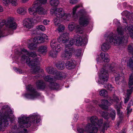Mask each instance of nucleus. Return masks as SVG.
<instances>
[{
	"label": "nucleus",
	"mask_w": 133,
	"mask_h": 133,
	"mask_svg": "<svg viewBox=\"0 0 133 133\" xmlns=\"http://www.w3.org/2000/svg\"><path fill=\"white\" fill-rule=\"evenodd\" d=\"M58 44L56 40L54 39L52 40L51 42L50 46L52 48L54 49V48Z\"/></svg>",
	"instance_id": "obj_40"
},
{
	"label": "nucleus",
	"mask_w": 133,
	"mask_h": 133,
	"mask_svg": "<svg viewBox=\"0 0 133 133\" xmlns=\"http://www.w3.org/2000/svg\"><path fill=\"white\" fill-rule=\"evenodd\" d=\"M61 37H62L64 39L67 40V38L69 36V34L67 32L61 35Z\"/></svg>",
	"instance_id": "obj_51"
},
{
	"label": "nucleus",
	"mask_w": 133,
	"mask_h": 133,
	"mask_svg": "<svg viewBox=\"0 0 133 133\" xmlns=\"http://www.w3.org/2000/svg\"><path fill=\"white\" fill-rule=\"evenodd\" d=\"M26 88L27 93L24 95V97L26 98L33 100L38 98L40 95V94L32 85H29L26 86Z\"/></svg>",
	"instance_id": "obj_10"
},
{
	"label": "nucleus",
	"mask_w": 133,
	"mask_h": 133,
	"mask_svg": "<svg viewBox=\"0 0 133 133\" xmlns=\"http://www.w3.org/2000/svg\"><path fill=\"white\" fill-rule=\"evenodd\" d=\"M128 85L130 89L127 90V96H130L133 92V73L131 74L129 76Z\"/></svg>",
	"instance_id": "obj_20"
},
{
	"label": "nucleus",
	"mask_w": 133,
	"mask_h": 133,
	"mask_svg": "<svg viewBox=\"0 0 133 133\" xmlns=\"http://www.w3.org/2000/svg\"><path fill=\"white\" fill-rule=\"evenodd\" d=\"M89 119L91 124L90 123L91 125V129L94 128H96L98 129L99 128L100 130L104 132L106 124L104 123L103 125L102 126L103 122V119H101L98 120L97 117L96 116H92Z\"/></svg>",
	"instance_id": "obj_9"
},
{
	"label": "nucleus",
	"mask_w": 133,
	"mask_h": 133,
	"mask_svg": "<svg viewBox=\"0 0 133 133\" xmlns=\"http://www.w3.org/2000/svg\"><path fill=\"white\" fill-rule=\"evenodd\" d=\"M127 65L131 69L133 70V56L129 59Z\"/></svg>",
	"instance_id": "obj_41"
},
{
	"label": "nucleus",
	"mask_w": 133,
	"mask_h": 133,
	"mask_svg": "<svg viewBox=\"0 0 133 133\" xmlns=\"http://www.w3.org/2000/svg\"><path fill=\"white\" fill-rule=\"evenodd\" d=\"M1 113L0 112V130L3 127H5L8 125V114L2 117L1 116Z\"/></svg>",
	"instance_id": "obj_19"
},
{
	"label": "nucleus",
	"mask_w": 133,
	"mask_h": 133,
	"mask_svg": "<svg viewBox=\"0 0 133 133\" xmlns=\"http://www.w3.org/2000/svg\"><path fill=\"white\" fill-rule=\"evenodd\" d=\"M37 29L41 30L42 31H44L45 30V28L44 26L42 25H38L36 26Z\"/></svg>",
	"instance_id": "obj_49"
},
{
	"label": "nucleus",
	"mask_w": 133,
	"mask_h": 133,
	"mask_svg": "<svg viewBox=\"0 0 133 133\" xmlns=\"http://www.w3.org/2000/svg\"><path fill=\"white\" fill-rule=\"evenodd\" d=\"M29 0H22V2L23 3H25L28 2Z\"/></svg>",
	"instance_id": "obj_63"
},
{
	"label": "nucleus",
	"mask_w": 133,
	"mask_h": 133,
	"mask_svg": "<svg viewBox=\"0 0 133 133\" xmlns=\"http://www.w3.org/2000/svg\"><path fill=\"white\" fill-rule=\"evenodd\" d=\"M69 39L68 40H66L64 39L62 37H61V35L59 37L58 39V41L59 43H64L65 45H68L69 44Z\"/></svg>",
	"instance_id": "obj_33"
},
{
	"label": "nucleus",
	"mask_w": 133,
	"mask_h": 133,
	"mask_svg": "<svg viewBox=\"0 0 133 133\" xmlns=\"http://www.w3.org/2000/svg\"><path fill=\"white\" fill-rule=\"evenodd\" d=\"M23 25L25 28L28 29H30L33 27L34 25V23L32 19L28 18L23 20Z\"/></svg>",
	"instance_id": "obj_21"
},
{
	"label": "nucleus",
	"mask_w": 133,
	"mask_h": 133,
	"mask_svg": "<svg viewBox=\"0 0 133 133\" xmlns=\"http://www.w3.org/2000/svg\"><path fill=\"white\" fill-rule=\"evenodd\" d=\"M18 119V127L14 125L12 128V130H16L19 128L29 127L31 130L35 131L37 129L38 124L41 121L40 116L37 113L30 115L29 117L22 115Z\"/></svg>",
	"instance_id": "obj_2"
},
{
	"label": "nucleus",
	"mask_w": 133,
	"mask_h": 133,
	"mask_svg": "<svg viewBox=\"0 0 133 133\" xmlns=\"http://www.w3.org/2000/svg\"><path fill=\"white\" fill-rule=\"evenodd\" d=\"M57 52L56 51L51 50L49 52V55L52 58H55L57 56Z\"/></svg>",
	"instance_id": "obj_42"
},
{
	"label": "nucleus",
	"mask_w": 133,
	"mask_h": 133,
	"mask_svg": "<svg viewBox=\"0 0 133 133\" xmlns=\"http://www.w3.org/2000/svg\"><path fill=\"white\" fill-rule=\"evenodd\" d=\"M99 94L101 96L107 97L108 96L107 91L105 89L101 90L99 92Z\"/></svg>",
	"instance_id": "obj_38"
},
{
	"label": "nucleus",
	"mask_w": 133,
	"mask_h": 133,
	"mask_svg": "<svg viewBox=\"0 0 133 133\" xmlns=\"http://www.w3.org/2000/svg\"><path fill=\"white\" fill-rule=\"evenodd\" d=\"M126 61L125 60H122L120 64V68L121 69H124V65L125 64Z\"/></svg>",
	"instance_id": "obj_47"
},
{
	"label": "nucleus",
	"mask_w": 133,
	"mask_h": 133,
	"mask_svg": "<svg viewBox=\"0 0 133 133\" xmlns=\"http://www.w3.org/2000/svg\"><path fill=\"white\" fill-rule=\"evenodd\" d=\"M9 120L11 123H14L15 119L14 115L13 114V109L9 107Z\"/></svg>",
	"instance_id": "obj_26"
},
{
	"label": "nucleus",
	"mask_w": 133,
	"mask_h": 133,
	"mask_svg": "<svg viewBox=\"0 0 133 133\" xmlns=\"http://www.w3.org/2000/svg\"><path fill=\"white\" fill-rule=\"evenodd\" d=\"M51 13L54 14L57 18L54 19V23L55 25H59L61 21L64 20L68 21L71 17L69 13H65L61 8L51 9Z\"/></svg>",
	"instance_id": "obj_5"
},
{
	"label": "nucleus",
	"mask_w": 133,
	"mask_h": 133,
	"mask_svg": "<svg viewBox=\"0 0 133 133\" xmlns=\"http://www.w3.org/2000/svg\"><path fill=\"white\" fill-rule=\"evenodd\" d=\"M100 56L102 59H104V62H108L109 61V56L107 53L105 54L102 52L100 54Z\"/></svg>",
	"instance_id": "obj_34"
},
{
	"label": "nucleus",
	"mask_w": 133,
	"mask_h": 133,
	"mask_svg": "<svg viewBox=\"0 0 133 133\" xmlns=\"http://www.w3.org/2000/svg\"><path fill=\"white\" fill-rule=\"evenodd\" d=\"M50 21L47 19H45L43 21V24L45 25H47L49 24L50 22Z\"/></svg>",
	"instance_id": "obj_54"
},
{
	"label": "nucleus",
	"mask_w": 133,
	"mask_h": 133,
	"mask_svg": "<svg viewBox=\"0 0 133 133\" xmlns=\"http://www.w3.org/2000/svg\"><path fill=\"white\" fill-rule=\"evenodd\" d=\"M68 29L71 31H72L74 29H75L76 33L78 34H81L83 33L82 28L79 25L75 24L74 22H71L69 24Z\"/></svg>",
	"instance_id": "obj_14"
},
{
	"label": "nucleus",
	"mask_w": 133,
	"mask_h": 133,
	"mask_svg": "<svg viewBox=\"0 0 133 133\" xmlns=\"http://www.w3.org/2000/svg\"><path fill=\"white\" fill-rule=\"evenodd\" d=\"M17 27V24L14 21L13 17H9V34H12L14 30H15Z\"/></svg>",
	"instance_id": "obj_16"
},
{
	"label": "nucleus",
	"mask_w": 133,
	"mask_h": 133,
	"mask_svg": "<svg viewBox=\"0 0 133 133\" xmlns=\"http://www.w3.org/2000/svg\"><path fill=\"white\" fill-rule=\"evenodd\" d=\"M74 50L71 46L69 45L65 46L64 53L61 55V56L63 59L68 60L70 59L72 56V53L74 52Z\"/></svg>",
	"instance_id": "obj_12"
},
{
	"label": "nucleus",
	"mask_w": 133,
	"mask_h": 133,
	"mask_svg": "<svg viewBox=\"0 0 133 133\" xmlns=\"http://www.w3.org/2000/svg\"><path fill=\"white\" fill-rule=\"evenodd\" d=\"M78 2V0H70V3L72 4H74Z\"/></svg>",
	"instance_id": "obj_56"
},
{
	"label": "nucleus",
	"mask_w": 133,
	"mask_h": 133,
	"mask_svg": "<svg viewBox=\"0 0 133 133\" xmlns=\"http://www.w3.org/2000/svg\"><path fill=\"white\" fill-rule=\"evenodd\" d=\"M106 88L110 91H112L114 90V87L110 83H108L105 86Z\"/></svg>",
	"instance_id": "obj_44"
},
{
	"label": "nucleus",
	"mask_w": 133,
	"mask_h": 133,
	"mask_svg": "<svg viewBox=\"0 0 133 133\" xmlns=\"http://www.w3.org/2000/svg\"><path fill=\"white\" fill-rule=\"evenodd\" d=\"M110 114H108L107 112H102V117L105 119H107L111 117L112 119L114 120L115 118L116 114L115 111L113 109L110 108L108 111Z\"/></svg>",
	"instance_id": "obj_17"
},
{
	"label": "nucleus",
	"mask_w": 133,
	"mask_h": 133,
	"mask_svg": "<svg viewBox=\"0 0 133 133\" xmlns=\"http://www.w3.org/2000/svg\"><path fill=\"white\" fill-rule=\"evenodd\" d=\"M87 110L88 111H92L94 110V108H93L92 106H89L87 107Z\"/></svg>",
	"instance_id": "obj_53"
},
{
	"label": "nucleus",
	"mask_w": 133,
	"mask_h": 133,
	"mask_svg": "<svg viewBox=\"0 0 133 133\" xmlns=\"http://www.w3.org/2000/svg\"><path fill=\"white\" fill-rule=\"evenodd\" d=\"M133 105V102L132 101H131L128 104L127 108H130L131 106Z\"/></svg>",
	"instance_id": "obj_57"
},
{
	"label": "nucleus",
	"mask_w": 133,
	"mask_h": 133,
	"mask_svg": "<svg viewBox=\"0 0 133 133\" xmlns=\"http://www.w3.org/2000/svg\"><path fill=\"white\" fill-rule=\"evenodd\" d=\"M19 133H28L27 130L25 129H24L21 132Z\"/></svg>",
	"instance_id": "obj_61"
},
{
	"label": "nucleus",
	"mask_w": 133,
	"mask_h": 133,
	"mask_svg": "<svg viewBox=\"0 0 133 133\" xmlns=\"http://www.w3.org/2000/svg\"><path fill=\"white\" fill-rule=\"evenodd\" d=\"M47 51V46L46 45H42L39 47L38 51L42 54L45 55Z\"/></svg>",
	"instance_id": "obj_25"
},
{
	"label": "nucleus",
	"mask_w": 133,
	"mask_h": 133,
	"mask_svg": "<svg viewBox=\"0 0 133 133\" xmlns=\"http://www.w3.org/2000/svg\"><path fill=\"white\" fill-rule=\"evenodd\" d=\"M122 14L126 18H123L122 22L125 23L127 26V30H126V28L125 29L133 39V25L130 23V22H132V21H133V14L130 13L126 10L123 11Z\"/></svg>",
	"instance_id": "obj_7"
},
{
	"label": "nucleus",
	"mask_w": 133,
	"mask_h": 133,
	"mask_svg": "<svg viewBox=\"0 0 133 133\" xmlns=\"http://www.w3.org/2000/svg\"><path fill=\"white\" fill-rule=\"evenodd\" d=\"M124 76H120L119 75L115 77V81L117 84H120L121 82L123 81Z\"/></svg>",
	"instance_id": "obj_36"
},
{
	"label": "nucleus",
	"mask_w": 133,
	"mask_h": 133,
	"mask_svg": "<svg viewBox=\"0 0 133 133\" xmlns=\"http://www.w3.org/2000/svg\"><path fill=\"white\" fill-rule=\"evenodd\" d=\"M91 125L88 123L86 125L85 129L82 128H78L77 130L79 133H85L86 132H88V133L91 131Z\"/></svg>",
	"instance_id": "obj_23"
},
{
	"label": "nucleus",
	"mask_w": 133,
	"mask_h": 133,
	"mask_svg": "<svg viewBox=\"0 0 133 133\" xmlns=\"http://www.w3.org/2000/svg\"><path fill=\"white\" fill-rule=\"evenodd\" d=\"M3 11V10L2 7L0 5V12H2Z\"/></svg>",
	"instance_id": "obj_62"
},
{
	"label": "nucleus",
	"mask_w": 133,
	"mask_h": 133,
	"mask_svg": "<svg viewBox=\"0 0 133 133\" xmlns=\"http://www.w3.org/2000/svg\"><path fill=\"white\" fill-rule=\"evenodd\" d=\"M36 3L35 2L32 6L30 7L28 9L29 13L31 15L34 16V19L36 22H39L40 21L41 18L37 15L36 11Z\"/></svg>",
	"instance_id": "obj_13"
},
{
	"label": "nucleus",
	"mask_w": 133,
	"mask_h": 133,
	"mask_svg": "<svg viewBox=\"0 0 133 133\" xmlns=\"http://www.w3.org/2000/svg\"><path fill=\"white\" fill-rule=\"evenodd\" d=\"M36 2L37 4L36 9L37 15L38 14L40 15L46 14L47 12V11L42 8L40 5V3H38L37 1H36Z\"/></svg>",
	"instance_id": "obj_22"
},
{
	"label": "nucleus",
	"mask_w": 133,
	"mask_h": 133,
	"mask_svg": "<svg viewBox=\"0 0 133 133\" xmlns=\"http://www.w3.org/2000/svg\"><path fill=\"white\" fill-rule=\"evenodd\" d=\"M108 99L111 102V103H109L108 101L107 100L102 99L101 101V103H99L96 100H94L93 101V104L94 105L98 104L99 106L102 108L104 109H106L111 104H113L115 103V108L116 109L117 111V113L121 117L122 116V112L121 111L120 108H121V105L120 104H118L119 99L115 95H113V98L111 99L110 97Z\"/></svg>",
	"instance_id": "obj_4"
},
{
	"label": "nucleus",
	"mask_w": 133,
	"mask_h": 133,
	"mask_svg": "<svg viewBox=\"0 0 133 133\" xmlns=\"http://www.w3.org/2000/svg\"><path fill=\"white\" fill-rule=\"evenodd\" d=\"M16 11L19 14L24 15L26 13L27 9L25 7H20L17 8Z\"/></svg>",
	"instance_id": "obj_27"
},
{
	"label": "nucleus",
	"mask_w": 133,
	"mask_h": 133,
	"mask_svg": "<svg viewBox=\"0 0 133 133\" xmlns=\"http://www.w3.org/2000/svg\"><path fill=\"white\" fill-rule=\"evenodd\" d=\"M46 72L49 74L53 75L56 74L55 77L57 79H61L63 78L61 73L56 70L52 66L48 67L46 68Z\"/></svg>",
	"instance_id": "obj_15"
},
{
	"label": "nucleus",
	"mask_w": 133,
	"mask_h": 133,
	"mask_svg": "<svg viewBox=\"0 0 133 133\" xmlns=\"http://www.w3.org/2000/svg\"><path fill=\"white\" fill-rule=\"evenodd\" d=\"M80 13L81 16L79 20V23L81 25L83 26H86L88 24L90 18L84 10H80Z\"/></svg>",
	"instance_id": "obj_11"
},
{
	"label": "nucleus",
	"mask_w": 133,
	"mask_h": 133,
	"mask_svg": "<svg viewBox=\"0 0 133 133\" xmlns=\"http://www.w3.org/2000/svg\"><path fill=\"white\" fill-rule=\"evenodd\" d=\"M76 66V62L74 60L68 61L65 64V66L67 69L70 70L74 69Z\"/></svg>",
	"instance_id": "obj_24"
},
{
	"label": "nucleus",
	"mask_w": 133,
	"mask_h": 133,
	"mask_svg": "<svg viewBox=\"0 0 133 133\" xmlns=\"http://www.w3.org/2000/svg\"><path fill=\"white\" fill-rule=\"evenodd\" d=\"M56 79L55 76V78L51 75H48L45 76L44 78V79L45 81L48 82H49L50 84L54 82H55Z\"/></svg>",
	"instance_id": "obj_30"
},
{
	"label": "nucleus",
	"mask_w": 133,
	"mask_h": 133,
	"mask_svg": "<svg viewBox=\"0 0 133 133\" xmlns=\"http://www.w3.org/2000/svg\"><path fill=\"white\" fill-rule=\"evenodd\" d=\"M127 116L128 117L129 115H128L130 114L131 112L132 109L131 108H127Z\"/></svg>",
	"instance_id": "obj_59"
},
{
	"label": "nucleus",
	"mask_w": 133,
	"mask_h": 133,
	"mask_svg": "<svg viewBox=\"0 0 133 133\" xmlns=\"http://www.w3.org/2000/svg\"><path fill=\"white\" fill-rule=\"evenodd\" d=\"M38 1H37V2L38 1L41 4H45L46 3H47V0H37Z\"/></svg>",
	"instance_id": "obj_55"
},
{
	"label": "nucleus",
	"mask_w": 133,
	"mask_h": 133,
	"mask_svg": "<svg viewBox=\"0 0 133 133\" xmlns=\"http://www.w3.org/2000/svg\"><path fill=\"white\" fill-rule=\"evenodd\" d=\"M128 50L130 53L133 55V43H131L128 45Z\"/></svg>",
	"instance_id": "obj_43"
},
{
	"label": "nucleus",
	"mask_w": 133,
	"mask_h": 133,
	"mask_svg": "<svg viewBox=\"0 0 133 133\" xmlns=\"http://www.w3.org/2000/svg\"><path fill=\"white\" fill-rule=\"evenodd\" d=\"M14 70L17 73H19L21 74H23V73L22 70L21 69H17L16 68H14Z\"/></svg>",
	"instance_id": "obj_52"
},
{
	"label": "nucleus",
	"mask_w": 133,
	"mask_h": 133,
	"mask_svg": "<svg viewBox=\"0 0 133 133\" xmlns=\"http://www.w3.org/2000/svg\"><path fill=\"white\" fill-rule=\"evenodd\" d=\"M23 54L22 56V60L25 61L26 64L31 68L32 71L34 74H37L40 69L39 62L40 56L37 57L35 52H29L26 49H22L19 55Z\"/></svg>",
	"instance_id": "obj_3"
},
{
	"label": "nucleus",
	"mask_w": 133,
	"mask_h": 133,
	"mask_svg": "<svg viewBox=\"0 0 133 133\" xmlns=\"http://www.w3.org/2000/svg\"><path fill=\"white\" fill-rule=\"evenodd\" d=\"M110 46L109 43L105 42L101 46V48L103 51H105L108 50Z\"/></svg>",
	"instance_id": "obj_37"
},
{
	"label": "nucleus",
	"mask_w": 133,
	"mask_h": 133,
	"mask_svg": "<svg viewBox=\"0 0 133 133\" xmlns=\"http://www.w3.org/2000/svg\"><path fill=\"white\" fill-rule=\"evenodd\" d=\"M53 49H55V51L57 52H58L60 51L62 49V45L60 44H58Z\"/></svg>",
	"instance_id": "obj_45"
},
{
	"label": "nucleus",
	"mask_w": 133,
	"mask_h": 133,
	"mask_svg": "<svg viewBox=\"0 0 133 133\" xmlns=\"http://www.w3.org/2000/svg\"><path fill=\"white\" fill-rule=\"evenodd\" d=\"M80 7L79 5H77L75 6L73 9L72 14V17L75 20L78 19V14L76 13L77 9Z\"/></svg>",
	"instance_id": "obj_32"
},
{
	"label": "nucleus",
	"mask_w": 133,
	"mask_h": 133,
	"mask_svg": "<svg viewBox=\"0 0 133 133\" xmlns=\"http://www.w3.org/2000/svg\"><path fill=\"white\" fill-rule=\"evenodd\" d=\"M113 23L117 26V31L118 34V36H116L112 32H111L105 34V38H107L108 41L115 45L126 44L128 42V36H130L128 32H127L125 29L126 28V30H127V26L126 24L124 23V26L121 25L119 21L117 19L114 20Z\"/></svg>",
	"instance_id": "obj_1"
},
{
	"label": "nucleus",
	"mask_w": 133,
	"mask_h": 133,
	"mask_svg": "<svg viewBox=\"0 0 133 133\" xmlns=\"http://www.w3.org/2000/svg\"><path fill=\"white\" fill-rule=\"evenodd\" d=\"M37 88L40 89H43L46 88L45 83L42 81L38 80L36 82Z\"/></svg>",
	"instance_id": "obj_28"
},
{
	"label": "nucleus",
	"mask_w": 133,
	"mask_h": 133,
	"mask_svg": "<svg viewBox=\"0 0 133 133\" xmlns=\"http://www.w3.org/2000/svg\"><path fill=\"white\" fill-rule=\"evenodd\" d=\"M129 96H127V97L126 98H125L124 99V102L125 103H126L127 102H128V101H129Z\"/></svg>",
	"instance_id": "obj_60"
},
{
	"label": "nucleus",
	"mask_w": 133,
	"mask_h": 133,
	"mask_svg": "<svg viewBox=\"0 0 133 133\" xmlns=\"http://www.w3.org/2000/svg\"><path fill=\"white\" fill-rule=\"evenodd\" d=\"M8 0H3V2L5 6L8 5Z\"/></svg>",
	"instance_id": "obj_58"
},
{
	"label": "nucleus",
	"mask_w": 133,
	"mask_h": 133,
	"mask_svg": "<svg viewBox=\"0 0 133 133\" xmlns=\"http://www.w3.org/2000/svg\"><path fill=\"white\" fill-rule=\"evenodd\" d=\"M29 40L28 41V48L31 50H35L36 49L37 47V44L33 42V41H30Z\"/></svg>",
	"instance_id": "obj_29"
},
{
	"label": "nucleus",
	"mask_w": 133,
	"mask_h": 133,
	"mask_svg": "<svg viewBox=\"0 0 133 133\" xmlns=\"http://www.w3.org/2000/svg\"><path fill=\"white\" fill-rule=\"evenodd\" d=\"M116 66V64L115 63H112L111 64H108L106 63L104 66V68H102L99 74V79L97 83L99 84H104L108 80V74L106 69H109L111 70V72H114L115 67Z\"/></svg>",
	"instance_id": "obj_6"
},
{
	"label": "nucleus",
	"mask_w": 133,
	"mask_h": 133,
	"mask_svg": "<svg viewBox=\"0 0 133 133\" xmlns=\"http://www.w3.org/2000/svg\"><path fill=\"white\" fill-rule=\"evenodd\" d=\"M59 3L58 0H51L50 1V5L53 6H56Z\"/></svg>",
	"instance_id": "obj_39"
},
{
	"label": "nucleus",
	"mask_w": 133,
	"mask_h": 133,
	"mask_svg": "<svg viewBox=\"0 0 133 133\" xmlns=\"http://www.w3.org/2000/svg\"><path fill=\"white\" fill-rule=\"evenodd\" d=\"M126 132L125 131V129H124L123 130V131L121 132H120V133H125Z\"/></svg>",
	"instance_id": "obj_64"
},
{
	"label": "nucleus",
	"mask_w": 133,
	"mask_h": 133,
	"mask_svg": "<svg viewBox=\"0 0 133 133\" xmlns=\"http://www.w3.org/2000/svg\"><path fill=\"white\" fill-rule=\"evenodd\" d=\"M56 67L59 69L62 70L65 68L64 63L63 61H60L57 62L56 65Z\"/></svg>",
	"instance_id": "obj_35"
},
{
	"label": "nucleus",
	"mask_w": 133,
	"mask_h": 133,
	"mask_svg": "<svg viewBox=\"0 0 133 133\" xmlns=\"http://www.w3.org/2000/svg\"><path fill=\"white\" fill-rule=\"evenodd\" d=\"M70 46H72L75 43L77 46L84 45L87 43V36L85 35L83 38L81 36L77 34L75 35L74 37V39L71 38L69 39Z\"/></svg>",
	"instance_id": "obj_8"
},
{
	"label": "nucleus",
	"mask_w": 133,
	"mask_h": 133,
	"mask_svg": "<svg viewBox=\"0 0 133 133\" xmlns=\"http://www.w3.org/2000/svg\"><path fill=\"white\" fill-rule=\"evenodd\" d=\"M48 87L51 89L57 90L59 89V85L57 83L54 82L50 84Z\"/></svg>",
	"instance_id": "obj_31"
},
{
	"label": "nucleus",
	"mask_w": 133,
	"mask_h": 133,
	"mask_svg": "<svg viewBox=\"0 0 133 133\" xmlns=\"http://www.w3.org/2000/svg\"><path fill=\"white\" fill-rule=\"evenodd\" d=\"M9 3H11L14 6H16L18 5L17 0H9Z\"/></svg>",
	"instance_id": "obj_48"
},
{
	"label": "nucleus",
	"mask_w": 133,
	"mask_h": 133,
	"mask_svg": "<svg viewBox=\"0 0 133 133\" xmlns=\"http://www.w3.org/2000/svg\"><path fill=\"white\" fill-rule=\"evenodd\" d=\"M81 49L77 50L75 52V54L76 56L79 57L81 55Z\"/></svg>",
	"instance_id": "obj_50"
},
{
	"label": "nucleus",
	"mask_w": 133,
	"mask_h": 133,
	"mask_svg": "<svg viewBox=\"0 0 133 133\" xmlns=\"http://www.w3.org/2000/svg\"><path fill=\"white\" fill-rule=\"evenodd\" d=\"M47 35L45 34H43L40 36L36 37L32 39H30V41H33V42L36 43L37 44L43 43L45 39H48Z\"/></svg>",
	"instance_id": "obj_18"
},
{
	"label": "nucleus",
	"mask_w": 133,
	"mask_h": 133,
	"mask_svg": "<svg viewBox=\"0 0 133 133\" xmlns=\"http://www.w3.org/2000/svg\"><path fill=\"white\" fill-rule=\"evenodd\" d=\"M57 30L59 32H62L64 30L65 27L62 25L60 24L58 25Z\"/></svg>",
	"instance_id": "obj_46"
}]
</instances>
